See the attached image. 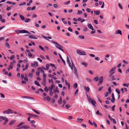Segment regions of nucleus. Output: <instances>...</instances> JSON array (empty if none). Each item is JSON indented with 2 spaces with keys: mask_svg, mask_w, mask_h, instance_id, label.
I'll use <instances>...</instances> for the list:
<instances>
[{
  "mask_svg": "<svg viewBox=\"0 0 129 129\" xmlns=\"http://www.w3.org/2000/svg\"><path fill=\"white\" fill-rule=\"evenodd\" d=\"M32 110L34 112H36V113H37L38 114H40V113L39 112L37 111L34 110L33 109H32Z\"/></svg>",
  "mask_w": 129,
  "mask_h": 129,
  "instance_id": "nucleus-45",
  "label": "nucleus"
},
{
  "mask_svg": "<svg viewBox=\"0 0 129 129\" xmlns=\"http://www.w3.org/2000/svg\"><path fill=\"white\" fill-rule=\"evenodd\" d=\"M84 90L86 92H88L90 90V88L88 87H86V86H84Z\"/></svg>",
  "mask_w": 129,
  "mask_h": 129,
  "instance_id": "nucleus-10",
  "label": "nucleus"
},
{
  "mask_svg": "<svg viewBox=\"0 0 129 129\" xmlns=\"http://www.w3.org/2000/svg\"><path fill=\"white\" fill-rule=\"evenodd\" d=\"M108 91L109 93L111 94V92L112 91L110 87H109L108 88Z\"/></svg>",
  "mask_w": 129,
  "mask_h": 129,
  "instance_id": "nucleus-42",
  "label": "nucleus"
},
{
  "mask_svg": "<svg viewBox=\"0 0 129 129\" xmlns=\"http://www.w3.org/2000/svg\"><path fill=\"white\" fill-rule=\"evenodd\" d=\"M16 120H12L10 122V123L9 124L10 125H12L13 124H14L16 121Z\"/></svg>",
  "mask_w": 129,
  "mask_h": 129,
  "instance_id": "nucleus-19",
  "label": "nucleus"
},
{
  "mask_svg": "<svg viewBox=\"0 0 129 129\" xmlns=\"http://www.w3.org/2000/svg\"><path fill=\"white\" fill-rule=\"evenodd\" d=\"M78 89H77L76 90L75 93V95H77V93L78 91Z\"/></svg>",
  "mask_w": 129,
  "mask_h": 129,
  "instance_id": "nucleus-51",
  "label": "nucleus"
},
{
  "mask_svg": "<svg viewBox=\"0 0 129 129\" xmlns=\"http://www.w3.org/2000/svg\"><path fill=\"white\" fill-rule=\"evenodd\" d=\"M71 62H70L69 63H68L69 66L70 67H71L72 66H74L75 65L72 60H71Z\"/></svg>",
  "mask_w": 129,
  "mask_h": 129,
  "instance_id": "nucleus-17",
  "label": "nucleus"
},
{
  "mask_svg": "<svg viewBox=\"0 0 129 129\" xmlns=\"http://www.w3.org/2000/svg\"><path fill=\"white\" fill-rule=\"evenodd\" d=\"M24 79L26 81H28V78L27 76H25L24 77Z\"/></svg>",
  "mask_w": 129,
  "mask_h": 129,
  "instance_id": "nucleus-40",
  "label": "nucleus"
},
{
  "mask_svg": "<svg viewBox=\"0 0 129 129\" xmlns=\"http://www.w3.org/2000/svg\"><path fill=\"white\" fill-rule=\"evenodd\" d=\"M35 84L37 85L38 86H40L41 85H40V84H39V83L37 81H36L35 82Z\"/></svg>",
  "mask_w": 129,
  "mask_h": 129,
  "instance_id": "nucleus-30",
  "label": "nucleus"
},
{
  "mask_svg": "<svg viewBox=\"0 0 129 129\" xmlns=\"http://www.w3.org/2000/svg\"><path fill=\"white\" fill-rule=\"evenodd\" d=\"M67 61L68 63L70 62L69 58L68 56H67Z\"/></svg>",
  "mask_w": 129,
  "mask_h": 129,
  "instance_id": "nucleus-52",
  "label": "nucleus"
},
{
  "mask_svg": "<svg viewBox=\"0 0 129 129\" xmlns=\"http://www.w3.org/2000/svg\"><path fill=\"white\" fill-rule=\"evenodd\" d=\"M23 97L27 98L28 99H32V100H34V99L32 97H29L28 96H24Z\"/></svg>",
  "mask_w": 129,
  "mask_h": 129,
  "instance_id": "nucleus-24",
  "label": "nucleus"
},
{
  "mask_svg": "<svg viewBox=\"0 0 129 129\" xmlns=\"http://www.w3.org/2000/svg\"><path fill=\"white\" fill-rule=\"evenodd\" d=\"M53 91L54 92H57L58 93V90L57 88V87L55 89H53Z\"/></svg>",
  "mask_w": 129,
  "mask_h": 129,
  "instance_id": "nucleus-35",
  "label": "nucleus"
},
{
  "mask_svg": "<svg viewBox=\"0 0 129 129\" xmlns=\"http://www.w3.org/2000/svg\"><path fill=\"white\" fill-rule=\"evenodd\" d=\"M29 66V64L28 63H27L25 66V68H23L22 69V70L23 71H24L25 70H27L28 67V66Z\"/></svg>",
  "mask_w": 129,
  "mask_h": 129,
  "instance_id": "nucleus-20",
  "label": "nucleus"
},
{
  "mask_svg": "<svg viewBox=\"0 0 129 129\" xmlns=\"http://www.w3.org/2000/svg\"><path fill=\"white\" fill-rule=\"evenodd\" d=\"M42 84L44 86H45L46 85V81H43L42 82Z\"/></svg>",
  "mask_w": 129,
  "mask_h": 129,
  "instance_id": "nucleus-58",
  "label": "nucleus"
},
{
  "mask_svg": "<svg viewBox=\"0 0 129 129\" xmlns=\"http://www.w3.org/2000/svg\"><path fill=\"white\" fill-rule=\"evenodd\" d=\"M62 102V99L61 97H60V99L58 101V103L60 104H61Z\"/></svg>",
  "mask_w": 129,
  "mask_h": 129,
  "instance_id": "nucleus-22",
  "label": "nucleus"
},
{
  "mask_svg": "<svg viewBox=\"0 0 129 129\" xmlns=\"http://www.w3.org/2000/svg\"><path fill=\"white\" fill-rule=\"evenodd\" d=\"M28 77L30 78H32L33 77V74L31 73H29L28 75Z\"/></svg>",
  "mask_w": 129,
  "mask_h": 129,
  "instance_id": "nucleus-39",
  "label": "nucleus"
},
{
  "mask_svg": "<svg viewBox=\"0 0 129 129\" xmlns=\"http://www.w3.org/2000/svg\"><path fill=\"white\" fill-rule=\"evenodd\" d=\"M46 98L47 100L48 101H50L51 99L48 96H47L46 97Z\"/></svg>",
  "mask_w": 129,
  "mask_h": 129,
  "instance_id": "nucleus-47",
  "label": "nucleus"
},
{
  "mask_svg": "<svg viewBox=\"0 0 129 129\" xmlns=\"http://www.w3.org/2000/svg\"><path fill=\"white\" fill-rule=\"evenodd\" d=\"M25 123V122H21L19 125H18L17 126V127H19Z\"/></svg>",
  "mask_w": 129,
  "mask_h": 129,
  "instance_id": "nucleus-32",
  "label": "nucleus"
},
{
  "mask_svg": "<svg viewBox=\"0 0 129 129\" xmlns=\"http://www.w3.org/2000/svg\"><path fill=\"white\" fill-rule=\"evenodd\" d=\"M74 73L75 75L76 76H77V70L76 69L75 67H74Z\"/></svg>",
  "mask_w": 129,
  "mask_h": 129,
  "instance_id": "nucleus-21",
  "label": "nucleus"
},
{
  "mask_svg": "<svg viewBox=\"0 0 129 129\" xmlns=\"http://www.w3.org/2000/svg\"><path fill=\"white\" fill-rule=\"evenodd\" d=\"M68 30L72 32L73 31L72 29L70 27H69L68 28Z\"/></svg>",
  "mask_w": 129,
  "mask_h": 129,
  "instance_id": "nucleus-46",
  "label": "nucleus"
},
{
  "mask_svg": "<svg viewBox=\"0 0 129 129\" xmlns=\"http://www.w3.org/2000/svg\"><path fill=\"white\" fill-rule=\"evenodd\" d=\"M81 64L82 65H84V66L85 67H87V63L84 62H82L81 63Z\"/></svg>",
  "mask_w": 129,
  "mask_h": 129,
  "instance_id": "nucleus-41",
  "label": "nucleus"
},
{
  "mask_svg": "<svg viewBox=\"0 0 129 129\" xmlns=\"http://www.w3.org/2000/svg\"><path fill=\"white\" fill-rule=\"evenodd\" d=\"M48 81L49 82H51L52 83V84H54L53 82V80L52 79H51V80H50V79H49Z\"/></svg>",
  "mask_w": 129,
  "mask_h": 129,
  "instance_id": "nucleus-53",
  "label": "nucleus"
},
{
  "mask_svg": "<svg viewBox=\"0 0 129 129\" xmlns=\"http://www.w3.org/2000/svg\"><path fill=\"white\" fill-rule=\"evenodd\" d=\"M76 52L77 53L81 55H85L86 54L85 52L80 50H77Z\"/></svg>",
  "mask_w": 129,
  "mask_h": 129,
  "instance_id": "nucleus-2",
  "label": "nucleus"
},
{
  "mask_svg": "<svg viewBox=\"0 0 129 129\" xmlns=\"http://www.w3.org/2000/svg\"><path fill=\"white\" fill-rule=\"evenodd\" d=\"M26 30H17L16 32L18 34V33H25Z\"/></svg>",
  "mask_w": 129,
  "mask_h": 129,
  "instance_id": "nucleus-7",
  "label": "nucleus"
},
{
  "mask_svg": "<svg viewBox=\"0 0 129 129\" xmlns=\"http://www.w3.org/2000/svg\"><path fill=\"white\" fill-rule=\"evenodd\" d=\"M37 59L39 60L40 62H42V60L40 58H37Z\"/></svg>",
  "mask_w": 129,
  "mask_h": 129,
  "instance_id": "nucleus-62",
  "label": "nucleus"
},
{
  "mask_svg": "<svg viewBox=\"0 0 129 129\" xmlns=\"http://www.w3.org/2000/svg\"><path fill=\"white\" fill-rule=\"evenodd\" d=\"M79 37L81 39H84V37L82 36H79Z\"/></svg>",
  "mask_w": 129,
  "mask_h": 129,
  "instance_id": "nucleus-48",
  "label": "nucleus"
},
{
  "mask_svg": "<svg viewBox=\"0 0 129 129\" xmlns=\"http://www.w3.org/2000/svg\"><path fill=\"white\" fill-rule=\"evenodd\" d=\"M49 65L48 64H47L46 65V68L47 70L49 69Z\"/></svg>",
  "mask_w": 129,
  "mask_h": 129,
  "instance_id": "nucleus-54",
  "label": "nucleus"
},
{
  "mask_svg": "<svg viewBox=\"0 0 129 129\" xmlns=\"http://www.w3.org/2000/svg\"><path fill=\"white\" fill-rule=\"evenodd\" d=\"M63 104L62 105V107H63L64 106L65 104L66 103V100H64L63 101Z\"/></svg>",
  "mask_w": 129,
  "mask_h": 129,
  "instance_id": "nucleus-38",
  "label": "nucleus"
},
{
  "mask_svg": "<svg viewBox=\"0 0 129 129\" xmlns=\"http://www.w3.org/2000/svg\"><path fill=\"white\" fill-rule=\"evenodd\" d=\"M26 3L25 2H23L22 3H21L19 5V6H21L22 5H25L26 4Z\"/></svg>",
  "mask_w": 129,
  "mask_h": 129,
  "instance_id": "nucleus-43",
  "label": "nucleus"
},
{
  "mask_svg": "<svg viewBox=\"0 0 129 129\" xmlns=\"http://www.w3.org/2000/svg\"><path fill=\"white\" fill-rule=\"evenodd\" d=\"M22 129H27L30 128V127L27 125H22L21 126Z\"/></svg>",
  "mask_w": 129,
  "mask_h": 129,
  "instance_id": "nucleus-9",
  "label": "nucleus"
},
{
  "mask_svg": "<svg viewBox=\"0 0 129 129\" xmlns=\"http://www.w3.org/2000/svg\"><path fill=\"white\" fill-rule=\"evenodd\" d=\"M30 21V19L28 18H25V22H28L29 21Z\"/></svg>",
  "mask_w": 129,
  "mask_h": 129,
  "instance_id": "nucleus-28",
  "label": "nucleus"
},
{
  "mask_svg": "<svg viewBox=\"0 0 129 129\" xmlns=\"http://www.w3.org/2000/svg\"><path fill=\"white\" fill-rule=\"evenodd\" d=\"M41 36L44 38L46 40H48L49 41V39H52V38L50 37H46L45 36H44L43 35H42Z\"/></svg>",
  "mask_w": 129,
  "mask_h": 129,
  "instance_id": "nucleus-11",
  "label": "nucleus"
},
{
  "mask_svg": "<svg viewBox=\"0 0 129 129\" xmlns=\"http://www.w3.org/2000/svg\"><path fill=\"white\" fill-rule=\"evenodd\" d=\"M50 95L51 96H52V94L53 93V92L52 91V90H50Z\"/></svg>",
  "mask_w": 129,
  "mask_h": 129,
  "instance_id": "nucleus-63",
  "label": "nucleus"
},
{
  "mask_svg": "<svg viewBox=\"0 0 129 129\" xmlns=\"http://www.w3.org/2000/svg\"><path fill=\"white\" fill-rule=\"evenodd\" d=\"M29 38H30L31 39H37V37H35L34 36H29Z\"/></svg>",
  "mask_w": 129,
  "mask_h": 129,
  "instance_id": "nucleus-27",
  "label": "nucleus"
},
{
  "mask_svg": "<svg viewBox=\"0 0 129 129\" xmlns=\"http://www.w3.org/2000/svg\"><path fill=\"white\" fill-rule=\"evenodd\" d=\"M82 13V12L81 11H78V13L77 14V15L78 14H81Z\"/></svg>",
  "mask_w": 129,
  "mask_h": 129,
  "instance_id": "nucleus-49",
  "label": "nucleus"
},
{
  "mask_svg": "<svg viewBox=\"0 0 129 129\" xmlns=\"http://www.w3.org/2000/svg\"><path fill=\"white\" fill-rule=\"evenodd\" d=\"M96 114L97 115H100L101 116H102V113L99 112V110H98L96 111Z\"/></svg>",
  "mask_w": 129,
  "mask_h": 129,
  "instance_id": "nucleus-29",
  "label": "nucleus"
},
{
  "mask_svg": "<svg viewBox=\"0 0 129 129\" xmlns=\"http://www.w3.org/2000/svg\"><path fill=\"white\" fill-rule=\"evenodd\" d=\"M88 27L90 29H91L92 30H94V28L93 27L92 25L91 24V23H88Z\"/></svg>",
  "mask_w": 129,
  "mask_h": 129,
  "instance_id": "nucleus-12",
  "label": "nucleus"
},
{
  "mask_svg": "<svg viewBox=\"0 0 129 129\" xmlns=\"http://www.w3.org/2000/svg\"><path fill=\"white\" fill-rule=\"evenodd\" d=\"M20 17L22 20H24L25 19V17L22 15H20Z\"/></svg>",
  "mask_w": 129,
  "mask_h": 129,
  "instance_id": "nucleus-25",
  "label": "nucleus"
},
{
  "mask_svg": "<svg viewBox=\"0 0 129 129\" xmlns=\"http://www.w3.org/2000/svg\"><path fill=\"white\" fill-rule=\"evenodd\" d=\"M15 56L14 55H13L12 56H11L10 58V60H12V59Z\"/></svg>",
  "mask_w": 129,
  "mask_h": 129,
  "instance_id": "nucleus-55",
  "label": "nucleus"
},
{
  "mask_svg": "<svg viewBox=\"0 0 129 129\" xmlns=\"http://www.w3.org/2000/svg\"><path fill=\"white\" fill-rule=\"evenodd\" d=\"M100 11H94V13L96 15H98L100 14Z\"/></svg>",
  "mask_w": 129,
  "mask_h": 129,
  "instance_id": "nucleus-26",
  "label": "nucleus"
},
{
  "mask_svg": "<svg viewBox=\"0 0 129 129\" xmlns=\"http://www.w3.org/2000/svg\"><path fill=\"white\" fill-rule=\"evenodd\" d=\"M70 3V1H69L67 2H66L64 3L65 5H68Z\"/></svg>",
  "mask_w": 129,
  "mask_h": 129,
  "instance_id": "nucleus-61",
  "label": "nucleus"
},
{
  "mask_svg": "<svg viewBox=\"0 0 129 129\" xmlns=\"http://www.w3.org/2000/svg\"><path fill=\"white\" fill-rule=\"evenodd\" d=\"M111 119V121H112L115 124L116 123V121L115 119H114L113 118H112V119Z\"/></svg>",
  "mask_w": 129,
  "mask_h": 129,
  "instance_id": "nucleus-34",
  "label": "nucleus"
},
{
  "mask_svg": "<svg viewBox=\"0 0 129 129\" xmlns=\"http://www.w3.org/2000/svg\"><path fill=\"white\" fill-rule=\"evenodd\" d=\"M77 83H75L74 84V87L75 88H76L77 87Z\"/></svg>",
  "mask_w": 129,
  "mask_h": 129,
  "instance_id": "nucleus-56",
  "label": "nucleus"
},
{
  "mask_svg": "<svg viewBox=\"0 0 129 129\" xmlns=\"http://www.w3.org/2000/svg\"><path fill=\"white\" fill-rule=\"evenodd\" d=\"M30 123L32 124H34L36 123V122L34 120H31L30 121Z\"/></svg>",
  "mask_w": 129,
  "mask_h": 129,
  "instance_id": "nucleus-57",
  "label": "nucleus"
},
{
  "mask_svg": "<svg viewBox=\"0 0 129 129\" xmlns=\"http://www.w3.org/2000/svg\"><path fill=\"white\" fill-rule=\"evenodd\" d=\"M116 68L115 67H114L112 68L111 70L109 72V73H110V74H111V75L113 74L114 73V71L116 69Z\"/></svg>",
  "mask_w": 129,
  "mask_h": 129,
  "instance_id": "nucleus-5",
  "label": "nucleus"
},
{
  "mask_svg": "<svg viewBox=\"0 0 129 129\" xmlns=\"http://www.w3.org/2000/svg\"><path fill=\"white\" fill-rule=\"evenodd\" d=\"M38 70H39L40 71H41V73H43V74H44V71L42 70L41 68L39 67L38 69Z\"/></svg>",
  "mask_w": 129,
  "mask_h": 129,
  "instance_id": "nucleus-16",
  "label": "nucleus"
},
{
  "mask_svg": "<svg viewBox=\"0 0 129 129\" xmlns=\"http://www.w3.org/2000/svg\"><path fill=\"white\" fill-rule=\"evenodd\" d=\"M116 34H119L120 35H122V34L121 33V31L120 30H118L117 31H116L115 32Z\"/></svg>",
  "mask_w": 129,
  "mask_h": 129,
  "instance_id": "nucleus-13",
  "label": "nucleus"
},
{
  "mask_svg": "<svg viewBox=\"0 0 129 129\" xmlns=\"http://www.w3.org/2000/svg\"><path fill=\"white\" fill-rule=\"evenodd\" d=\"M58 54H59V56L60 57V58L61 59L62 61L63 62L64 64L65 65H66V62H65V61H64V60L62 59L61 54L59 53H58Z\"/></svg>",
  "mask_w": 129,
  "mask_h": 129,
  "instance_id": "nucleus-14",
  "label": "nucleus"
},
{
  "mask_svg": "<svg viewBox=\"0 0 129 129\" xmlns=\"http://www.w3.org/2000/svg\"><path fill=\"white\" fill-rule=\"evenodd\" d=\"M86 79L87 81H88L89 82H90L91 81V80L89 78H86Z\"/></svg>",
  "mask_w": 129,
  "mask_h": 129,
  "instance_id": "nucleus-64",
  "label": "nucleus"
},
{
  "mask_svg": "<svg viewBox=\"0 0 129 129\" xmlns=\"http://www.w3.org/2000/svg\"><path fill=\"white\" fill-rule=\"evenodd\" d=\"M5 45L6 47L7 48H10V46L9 43H5Z\"/></svg>",
  "mask_w": 129,
  "mask_h": 129,
  "instance_id": "nucleus-37",
  "label": "nucleus"
},
{
  "mask_svg": "<svg viewBox=\"0 0 129 129\" xmlns=\"http://www.w3.org/2000/svg\"><path fill=\"white\" fill-rule=\"evenodd\" d=\"M113 74L111 75L110 74L108 76V77L111 78H109L108 79V80L109 81H111L115 80H116V78H115L114 76L113 75Z\"/></svg>",
  "mask_w": 129,
  "mask_h": 129,
  "instance_id": "nucleus-3",
  "label": "nucleus"
},
{
  "mask_svg": "<svg viewBox=\"0 0 129 129\" xmlns=\"http://www.w3.org/2000/svg\"><path fill=\"white\" fill-rule=\"evenodd\" d=\"M34 63H35V65H36L37 67H38V62L37 61H34Z\"/></svg>",
  "mask_w": 129,
  "mask_h": 129,
  "instance_id": "nucleus-60",
  "label": "nucleus"
},
{
  "mask_svg": "<svg viewBox=\"0 0 129 129\" xmlns=\"http://www.w3.org/2000/svg\"><path fill=\"white\" fill-rule=\"evenodd\" d=\"M38 71L36 72V74L38 76H39V74L40 72V71L39 70H38Z\"/></svg>",
  "mask_w": 129,
  "mask_h": 129,
  "instance_id": "nucleus-44",
  "label": "nucleus"
},
{
  "mask_svg": "<svg viewBox=\"0 0 129 129\" xmlns=\"http://www.w3.org/2000/svg\"><path fill=\"white\" fill-rule=\"evenodd\" d=\"M115 91L118 94H119L120 93V91L119 89L118 88H117L115 90Z\"/></svg>",
  "mask_w": 129,
  "mask_h": 129,
  "instance_id": "nucleus-36",
  "label": "nucleus"
},
{
  "mask_svg": "<svg viewBox=\"0 0 129 129\" xmlns=\"http://www.w3.org/2000/svg\"><path fill=\"white\" fill-rule=\"evenodd\" d=\"M99 79L98 77H96L94 78L93 79V80H95V82L97 81Z\"/></svg>",
  "mask_w": 129,
  "mask_h": 129,
  "instance_id": "nucleus-33",
  "label": "nucleus"
},
{
  "mask_svg": "<svg viewBox=\"0 0 129 129\" xmlns=\"http://www.w3.org/2000/svg\"><path fill=\"white\" fill-rule=\"evenodd\" d=\"M3 119L4 120L5 122L3 123L4 125H5L7 124L9 121L8 119L5 116H4Z\"/></svg>",
  "mask_w": 129,
  "mask_h": 129,
  "instance_id": "nucleus-6",
  "label": "nucleus"
},
{
  "mask_svg": "<svg viewBox=\"0 0 129 129\" xmlns=\"http://www.w3.org/2000/svg\"><path fill=\"white\" fill-rule=\"evenodd\" d=\"M103 76H101L100 77L99 79V82L98 83V85H99L103 82Z\"/></svg>",
  "mask_w": 129,
  "mask_h": 129,
  "instance_id": "nucleus-8",
  "label": "nucleus"
},
{
  "mask_svg": "<svg viewBox=\"0 0 129 129\" xmlns=\"http://www.w3.org/2000/svg\"><path fill=\"white\" fill-rule=\"evenodd\" d=\"M52 42L53 43L56 44V45L55 46V47L56 48L60 50L63 52L64 51V50L62 48V47L60 45L57 44V42H55L53 41H52Z\"/></svg>",
  "mask_w": 129,
  "mask_h": 129,
  "instance_id": "nucleus-1",
  "label": "nucleus"
},
{
  "mask_svg": "<svg viewBox=\"0 0 129 129\" xmlns=\"http://www.w3.org/2000/svg\"><path fill=\"white\" fill-rule=\"evenodd\" d=\"M83 120V119L82 118H78L76 120V122H78L81 123Z\"/></svg>",
  "mask_w": 129,
  "mask_h": 129,
  "instance_id": "nucleus-15",
  "label": "nucleus"
},
{
  "mask_svg": "<svg viewBox=\"0 0 129 129\" xmlns=\"http://www.w3.org/2000/svg\"><path fill=\"white\" fill-rule=\"evenodd\" d=\"M118 5L120 8L121 9H122L123 8L121 5L119 3L118 4Z\"/></svg>",
  "mask_w": 129,
  "mask_h": 129,
  "instance_id": "nucleus-59",
  "label": "nucleus"
},
{
  "mask_svg": "<svg viewBox=\"0 0 129 129\" xmlns=\"http://www.w3.org/2000/svg\"><path fill=\"white\" fill-rule=\"evenodd\" d=\"M71 107V105L68 104H67L65 106V107L67 109H68L69 108H70Z\"/></svg>",
  "mask_w": 129,
  "mask_h": 129,
  "instance_id": "nucleus-31",
  "label": "nucleus"
},
{
  "mask_svg": "<svg viewBox=\"0 0 129 129\" xmlns=\"http://www.w3.org/2000/svg\"><path fill=\"white\" fill-rule=\"evenodd\" d=\"M3 113H7V114H9L10 113H13V112L10 109H9L8 110L4 111L3 112Z\"/></svg>",
  "mask_w": 129,
  "mask_h": 129,
  "instance_id": "nucleus-4",
  "label": "nucleus"
},
{
  "mask_svg": "<svg viewBox=\"0 0 129 129\" xmlns=\"http://www.w3.org/2000/svg\"><path fill=\"white\" fill-rule=\"evenodd\" d=\"M91 104L93 105V106H95V104H96V102L95 100L93 99L92 101H91Z\"/></svg>",
  "mask_w": 129,
  "mask_h": 129,
  "instance_id": "nucleus-18",
  "label": "nucleus"
},
{
  "mask_svg": "<svg viewBox=\"0 0 129 129\" xmlns=\"http://www.w3.org/2000/svg\"><path fill=\"white\" fill-rule=\"evenodd\" d=\"M44 90L46 92H47L48 90V89L47 88V87L46 86H45Z\"/></svg>",
  "mask_w": 129,
  "mask_h": 129,
  "instance_id": "nucleus-50",
  "label": "nucleus"
},
{
  "mask_svg": "<svg viewBox=\"0 0 129 129\" xmlns=\"http://www.w3.org/2000/svg\"><path fill=\"white\" fill-rule=\"evenodd\" d=\"M39 48L43 52H45V51L44 49V48L42 47V46L41 45H39Z\"/></svg>",
  "mask_w": 129,
  "mask_h": 129,
  "instance_id": "nucleus-23",
  "label": "nucleus"
}]
</instances>
